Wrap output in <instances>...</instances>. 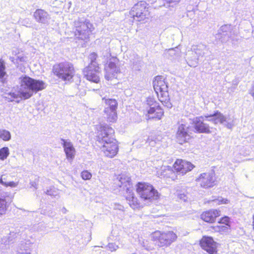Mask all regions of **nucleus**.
<instances>
[{
    "mask_svg": "<svg viewBox=\"0 0 254 254\" xmlns=\"http://www.w3.org/2000/svg\"><path fill=\"white\" fill-rule=\"evenodd\" d=\"M8 176L6 175H2L0 179V183L6 186H10L11 187H15V183L12 181H7Z\"/></svg>",
    "mask_w": 254,
    "mask_h": 254,
    "instance_id": "393cba45",
    "label": "nucleus"
},
{
    "mask_svg": "<svg viewBox=\"0 0 254 254\" xmlns=\"http://www.w3.org/2000/svg\"><path fill=\"white\" fill-rule=\"evenodd\" d=\"M89 25L90 24L89 23L85 22H79L74 31L75 35L81 39H83V38H86L91 32L89 27Z\"/></svg>",
    "mask_w": 254,
    "mask_h": 254,
    "instance_id": "dca6fc26",
    "label": "nucleus"
},
{
    "mask_svg": "<svg viewBox=\"0 0 254 254\" xmlns=\"http://www.w3.org/2000/svg\"><path fill=\"white\" fill-rule=\"evenodd\" d=\"M10 59H11L12 62H13V61L14 60V58H10Z\"/></svg>",
    "mask_w": 254,
    "mask_h": 254,
    "instance_id": "c9c22d12",
    "label": "nucleus"
},
{
    "mask_svg": "<svg viewBox=\"0 0 254 254\" xmlns=\"http://www.w3.org/2000/svg\"><path fill=\"white\" fill-rule=\"evenodd\" d=\"M61 140L66 159L72 161L74 157L76 152L73 144L71 142L67 141L64 139H62Z\"/></svg>",
    "mask_w": 254,
    "mask_h": 254,
    "instance_id": "f3484780",
    "label": "nucleus"
},
{
    "mask_svg": "<svg viewBox=\"0 0 254 254\" xmlns=\"http://www.w3.org/2000/svg\"><path fill=\"white\" fill-rule=\"evenodd\" d=\"M212 201L216 202L217 205L226 204L230 202L228 199L223 198L222 197H218L217 198L213 199Z\"/></svg>",
    "mask_w": 254,
    "mask_h": 254,
    "instance_id": "bb28decb",
    "label": "nucleus"
},
{
    "mask_svg": "<svg viewBox=\"0 0 254 254\" xmlns=\"http://www.w3.org/2000/svg\"><path fill=\"white\" fill-rule=\"evenodd\" d=\"M119 59L116 57H112L109 61L107 66V73L105 75V78L109 80L114 77L116 74L120 73V69L117 64Z\"/></svg>",
    "mask_w": 254,
    "mask_h": 254,
    "instance_id": "4468645a",
    "label": "nucleus"
},
{
    "mask_svg": "<svg viewBox=\"0 0 254 254\" xmlns=\"http://www.w3.org/2000/svg\"><path fill=\"white\" fill-rule=\"evenodd\" d=\"M8 149L7 147H3L0 149V159L4 160L8 155Z\"/></svg>",
    "mask_w": 254,
    "mask_h": 254,
    "instance_id": "c85d7f7f",
    "label": "nucleus"
},
{
    "mask_svg": "<svg viewBox=\"0 0 254 254\" xmlns=\"http://www.w3.org/2000/svg\"><path fill=\"white\" fill-rule=\"evenodd\" d=\"M251 94L254 97V85L252 86L251 90Z\"/></svg>",
    "mask_w": 254,
    "mask_h": 254,
    "instance_id": "473e14b6",
    "label": "nucleus"
},
{
    "mask_svg": "<svg viewBox=\"0 0 254 254\" xmlns=\"http://www.w3.org/2000/svg\"><path fill=\"white\" fill-rule=\"evenodd\" d=\"M6 209V202L3 192L0 190V215L4 214Z\"/></svg>",
    "mask_w": 254,
    "mask_h": 254,
    "instance_id": "b1692460",
    "label": "nucleus"
},
{
    "mask_svg": "<svg viewBox=\"0 0 254 254\" xmlns=\"http://www.w3.org/2000/svg\"><path fill=\"white\" fill-rule=\"evenodd\" d=\"M52 73L58 79L65 82H71L75 74L73 64L68 62H61L55 64Z\"/></svg>",
    "mask_w": 254,
    "mask_h": 254,
    "instance_id": "20e7f679",
    "label": "nucleus"
},
{
    "mask_svg": "<svg viewBox=\"0 0 254 254\" xmlns=\"http://www.w3.org/2000/svg\"><path fill=\"white\" fill-rule=\"evenodd\" d=\"M209 121L212 122L214 124H223L226 122V117L220 111L216 110L212 114L207 115L204 116Z\"/></svg>",
    "mask_w": 254,
    "mask_h": 254,
    "instance_id": "a211bd4d",
    "label": "nucleus"
},
{
    "mask_svg": "<svg viewBox=\"0 0 254 254\" xmlns=\"http://www.w3.org/2000/svg\"><path fill=\"white\" fill-rule=\"evenodd\" d=\"M0 138L3 140H8L10 138V134L6 130L0 129Z\"/></svg>",
    "mask_w": 254,
    "mask_h": 254,
    "instance_id": "a878e982",
    "label": "nucleus"
},
{
    "mask_svg": "<svg viewBox=\"0 0 254 254\" xmlns=\"http://www.w3.org/2000/svg\"><path fill=\"white\" fill-rule=\"evenodd\" d=\"M189 127L183 124H179L176 133V138L180 144L188 142L191 136L189 133Z\"/></svg>",
    "mask_w": 254,
    "mask_h": 254,
    "instance_id": "f8f14e48",
    "label": "nucleus"
},
{
    "mask_svg": "<svg viewBox=\"0 0 254 254\" xmlns=\"http://www.w3.org/2000/svg\"><path fill=\"white\" fill-rule=\"evenodd\" d=\"M33 17L37 22L45 23L49 18V14L45 10L38 8L34 12Z\"/></svg>",
    "mask_w": 254,
    "mask_h": 254,
    "instance_id": "412c9836",
    "label": "nucleus"
},
{
    "mask_svg": "<svg viewBox=\"0 0 254 254\" xmlns=\"http://www.w3.org/2000/svg\"><path fill=\"white\" fill-rule=\"evenodd\" d=\"M252 220H253V221H252V227H253V229L254 231V213L253 214V216H252Z\"/></svg>",
    "mask_w": 254,
    "mask_h": 254,
    "instance_id": "f704fd0d",
    "label": "nucleus"
},
{
    "mask_svg": "<svg viewBox=\"0 0 254 254\" xmlns=\"http://www.w3.org/2000/svg\"><path fill=\"white\" fill-rule=\"evenodd\" d=\"M196 181L204 189L212 188L217 184L216 178L214 173H202L197 178Z\"/></svg>",
    "mask_w": 254,
    "mask_h": 254,
    "instance_id": "9b49d317",
    "label": "nucleus"
},
{
    "mask_svg": "<svg viewBox=\"0 0 254 254\" xmlns=\"http://www.w3.org/2000/svg\"><path fill=\"white\" fill-rule=\"evenodd\" d=\"M105 100V104L107 107L105 109H110V110H117L118 108V102L116 99H106L105 97L102 99Z\"/></svg>",
    "mask_w": 254,
    "mask_h": 254,
    "instance_id": "5701e85b",
    "label": "nucleus"
},
{
    "mask_svg": "<svg viewBox=\"0 0 254 254\" xmlns=\"http://www.w3.org/2000/svg\"><path fill=\"white\" fill-rule=\"evenodd\" d=\"M135 191L139 199L129 189L127 190L125 195L127 203L133 209L142 207L141 201L150 202L158 199L160 197L158 191L152 184L148 182H137L135 185Z\"/></svg>",
    "mask_w": 254,
    "mask_h": 254,
    "instance_id": "f257e3e1",
    "label": "nucleus"
},
{
    "mask_svg": "<svg viewBox=\"0 0 254 254\" xmlns=\"http://www.w3.org/2000/svg\"><path fill=\"white\" fill-rule=\"evenodd\" d=\"M233 124L232 123H227L226 126L227 127L230 128L232 127L233 126Z\"/></svg>",
    "mask_w": 254,
    "mask_h": 254,
    "instance_id": "72a5a7b5",
    "label": "nucleus"
},
{
    "mask_svg": "<svg viewBox=\"0 0 254 254\" xmlns=\"http://www.w3.org/2000/svg\"><path fill=\"white\" fill-rule=\"evenodd\" d=\"M133 19L146 22L151 18L149 5L145 0H140L134 4L129 11Z\"/></svg>",
    "mask_w": 254,
    "mask_h": 254,
    "instance_id": "423d86ee",
    "label": "nucleus"
},
{
    "mask_svg": "<svg viewBox=\"0 0 254 254\" xmlns=\"http://www.w3.org/2000/svg\"><path fill=\"white\" fill-rule=\"evenodd\" d=\"M203 117L200 116L195 118L192 122V125L195 132L210 133L211 130L209 126L204 123Z\"/></svg>",
    "mask_w": 254,
    "mask_h": 254,
    "instance_id": "2eb2a0df",
    "label": "nucleus"
},
{
    "mask_svg": "<svg viewBox=\"0 0 254 254\" xmlns=\"http://www.w3.org/2000/svg\"><path fill=\"white\" fill-rule=\"evenodd\" d=\"M221 215V211L219 209H209L203 211L200 215V219L209 224L214 223L217 219Z\"/></svg>",
    "mask_w": 254,
    "mask_h": 254,
    "instance_id": "ddd939ff",
    "label": "nucleus"
},
{
    "mask_svg": "<svg viewBox=\"0 0 254 254\" xmlns=\"http://www.w3.org/2000/svg\"><path fill=\"white\" fill-rule=\"evenodd\" d=\"M5 67L3 62L0 61V78H2L6 74Z\"/></svg>",
    "mask_w": 254,
    "mask_h": 254,
    "instance_id": "2f4dec72",
    "label": "nucleus"
},
{
    "mask_svg": "<svg viewBox=\"0 0 254 254\" xmlns=\"http://www.w3.org/2000/svg\"><path fill=\"white\" fill-rule=\"evenodd\" d=\"M163 115V110L159 105L150 107L147 110V116L149 119L160 120Z\"/></svg>",
    "mask_w": 254,
    "mask_h": 254,
    "instance_id": "aec40b11",
    "label": "nucleus"
},
{
    "mask_svg": "<svg viewBox=\"0 0 254 254\" xmlns=\"http://www.w3.org/2000/svg\"><path fill=\"white\" fill-rule=\"evenodd\" d=\"M115 131L109 127H101L98 131L97 139L101 144V149L105 156L113 158L119 150V142L114 137Z\"/></svg>",
    "mask_w": 254,
    "mask_h": 254,
    "instance_id": "f03ea898",
    "label": "nucleus"
},
{
    "mask_svg": "<svg viewBox=\"0 0 254 254\" xmlns=\"http://www.w3.org/2000/svg\"><path fill=\"white\" fill-rule=\"evenodd\" d=\"M92 176V174L87 170H83L81 172V177L84 180H89Z\"/></svg>",
    "mask_w": 254,
    "mask_h": 254,
    "instance_id": "c756f323",
    "label": "nucleus"
},
{
    "mask_svg": "<svg viewBox=\"0 0 254 254\" xmlns=\"http://www.w3.org/2000/svg\"><path fill=\"white\" fill-rule=\"evenodd\" d=\"M20 88L18 96L22 99H29L35 93L45 88V83L42 80H36L28 76L21 78Z\"/></svg>",
    "mask_w": 254,
    "mask_h": 254,
    "instance_id": "7ed1b4c3",
    "label": "nucleus"
},
{
    "mask_svg": "<svg viewBox=\"0 0 254 254\" xmlns=\"http://www.w3.org/2000/svg\"><path fill=\"white\" fill-rule=\"evenodd\" d=\"M177 234L172 231L161 232L156 231L151 235V240L160 247H167L177 239Z\"/></svg>",
    "mask_w": 254,
    "mask_h": 254,
    "instance_id": "6e6552de",
    "label": "nucleus"
},
{
    "mask_svg": "<svg viewBox=\"0 0 254 254\" xmlns=\"http://www.w3.org/2000/svg\"><path fill=\"white\" fill-rule=\"evenodd\" d=\"M200 248L207 254H217L218 244L211 236H202L199 240Z\"/></svg>",
    "mask_w": 254,
    "mask_h": 254,
    "instance_id": "1a4fd4ad",
    "label": "nucleus"
},
{
    "mask_svg": "<svg viewBox=\"0 0 254 254\" xmlns=\"http://www.w3.org/2000/svg\"><path fill=\"white\" fill-rule=\"evenodd\" d=\"M97 55L93 53L90 55V63L83 70L84 77L87 80L98 83L100 81L101 69L97 62Z\"/></svg>",
    "mask_w": 254,
    "mask_h": 254,
    "instance_id": "39448f33",
    "label": "nucleus"
},
{
    "mask_svg": "<svg viewBox=\"0 0 254 254\" xmlns=\"http://www.w3.org/2000/svg\"><path fill=\"white\" fill-rule=\"evenodd\" d=\"M153 85L159 100L164 104L169 102L168 85L164 77L161 75L155 76L153 81Z\"/></svg>",
    "mask_w": 254,
    "mask_h": 254,
    "instance_id": "0eeeda50",
    "label": "nucleus"
},
{
    "mask_svg": "<svg viewBox=\"0 0 254 254\" xmlns=\"http://www.w3.org/2000/svg\"><path fill=\"white\" fill-rule=\"evenodd\" d=\"M146 103L150 107L159 106L158 103L153 97H147L146 99Z\"/></svg>",
    "mask_w": 254,
    "mask_h": 254,
    "instance_id": "7c9ffc66",
    "label": "nucleus"
},
{
    "mask_svg": "<svg viewBox=\"0 0 254 254\" xmlns=\"http://www.w3.org/2000/svg\"><path fill=\"white\" fill-rule=\"evenodd\" d=\"M181 0H163V5L168 6H174L180 2Z\"/></svg>",
    "mask_w": 254,
    "mask_h": 254,
    "instance_id": "cd10ccee",
    "label": "nucleus"
},
{
    "mask_svg": "<svg viewBox=\"0 0 254 254\" xmlns=\"http://www.w3.org/2000/svg\"><path fill=\"white\" fill-rule=\"evenodd\" d=\"M194 167L195 166L190 162L180 158L175 160L172 166L174 172L182 175L190 172Z\"/></svg>",
    "mask_w": 254,
    "mask_h": 254,
    "instance_id": "9d476101",
    "label": "nucleus"
},
{
    "mask_svg": "<svg viewBox=\"0 0 254 254\" xmlns=\"http://www.w3.org/2000/svg\"><path fill=\"white\" fill-rule=\"evenodd\" d=\"M218 223L221 224L213 227H216L219 232H226L231 229V219L227 216L221 217Z\"/></svg>",
    "mask_w": 254,
    "mask_h": 254,
    "instance_id": "6ab92c4d",
    "label": "nucleus"
},
{
    "mask_svg": "<svg viewBox=\"0 0 254 254\" xmlns=\"http://www.w3.org/2000/svg\"><path fill=\"white\" fill-rule=\"evenodd\" d=\"M104 113L105 115V119L109 124L115 123L118 120L117 110H110V109H105Z\"/></svg>",
    "mask_w": 254,
    "mask_h": 254,
    "instance_id": "4be33fe9",
    "label": "nucleus"
}]
</instances>
